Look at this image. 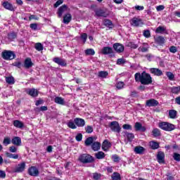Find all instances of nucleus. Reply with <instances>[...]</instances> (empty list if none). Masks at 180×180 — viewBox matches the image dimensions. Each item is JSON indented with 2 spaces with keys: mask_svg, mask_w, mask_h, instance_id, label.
Wrapping results in <instances>:
<instances>
[{
  "mask_svg": "<svg viewBox=\"0 0 180 180\" xmlns=\"http://www.w3.org/2000/svg\"><path fill=\"white\" fill-rule=\"evenodd\" d=\"M101 174H98V173H94L93 174V179H95V180H99L101 179Z\"/></svg>",
  "mask_w": 180,
  "mask_h": 180,
  "instance_id": "63",
  "label": "nucleus"
},
{
  "mask_svg": "<svg viewBox=\"0 0 180 180\" xmlns=\"http://www.w3.org/2000/svg\"><path fill=\"white\" fill-rule=\"evenodd\" d=\"M130 23L131 26H134L135 27H140L144 25L143 20L137 17H134L130 20Z\"/></svg>",
  "mask_w": 180,
  "mask_h": 180,
  "instance_id": "9",
  "label": "nucleus"
},
{
  "mask_svg": "<svg viewBox=\"0 0 180 180\" xmlns=\"http://www.w3.org/2000/svg\"><path fill=\"white\" fill-rule=\"evenodd\" d=\"M6 82L8 84V85H13V84H15V77L13 76L6 77Z\"/></svg>",
  "mask_w": 180,
  "mask_h": 180,
  "instance_id": "33",
  "label": "nucleus"
},
{
  "mask_svg": "<svg viewBox=\"0 0 180 180\" xmlns=\"http://www.w3.org/2000/svg\"><path fill=\"white\" fill-rule=\"evenodd\" d=\"M84 144L86 147H89V146H91L93 151H99V150H101V142L94 141V136L88 137L84 141Z\"/></svg>",
  "mask_w": 180,
  "mask_h": 180,
  "instance_id": "2",
  "label": "nucleus"
},
{
  "mask_svg": "<svg viewBox=\"0 0 180 180\" xmlns=\"http://www.w3.org/2000/svg\"><path fill=\"white\" fill-rule=\"evenodd\" d=\"M112 159L114 162H119L120 161V158L117 155H112Z\"/></svg>",
  "mask_w": 180,
  "mask_h": 180,
  "instance_id": "58",
  "label": "nucleus"
},
{
  "mask_svg": "<svg viewBox=\"0 0 180 180\" xmlns=\"http://www.w3.org/2000/svg\"><path fill=\"white\" fill-rule=\"evenodd\" d=\"M134 79L136 82H141V85H151L153 84V77L151 75L146 72V71L136 72L134 75Z\"/></svg>",
  "mask_w": 180,
  "mask_h": 180,
  "instance_id": "1",
  "label": "nucleus"
},
{
  "mask_svg": "<svg viewBox=\"0 0 180 180\" xmlns=\"http://www.w3.org/2000/svg\"><path fill=\"white\" fill-rule=\"evenodd\" d=\"M1 58L6 61H11L16 58V53L13 51L4 50L1 53Z\"/></svg>",
  "mask_w": 180,
  "mask_h": 180,
  "instance_id": "4",
  "label": "nucleus"
},
{
  "mask_svg": "<svg viewBox=\"0 0 180 180\" xmlns=\"http://www.w3.org/2000/svg\"><path fill=\"white\" fill-rule=\"evenodd\" d=\"M144 151H146V148L143 146H138L134 148L136 154H143Z\"/></svg>",
  "mask_w": 180,
  "mask_h": 180,
  "instance_id": "30",
  "label": "nucleus"
},
{
  "mask_svg": "<svg viewBox=\"0 0 180 180\" xmlns=\"http://www.w3.org/2000/svg\"><path fill=\"white\" fill-rule=\"evenodd\" d=\"M143 46H140L138 50L139 51H141V53H147V51H148V44L147 43H143Z\"/></svg>",
  "mask_w": 180,
  "mask_h": 180,
  "instance_id": "34",
  "label": "nucleus"
},
{
  "mask_svg": "<svg viewBox=\"0 0 180 180\" xmlns=\"http://www.w3.org/2000/svg\"><path fill=\"white\" fill-rule=\"evenodd\" d=\"M166 176H167V178H166L167 180H174V176H172V174H171L169 172L166 174Z\"/></svg>",
  "mask_w": 180,
  "mask_h": 180,
  "instance_id": "61",
  "label": "nucleus"
},
{
  "mask_svg": "<svg viewBox=\"0 0 180 180\" xmlns=\"http://www.w3.org/2000/svg\"><path fill=\"white\" fill-rule=\"evenodd\" d=\"M13 124L14 127H17V129H22L25 127V124L22 122L20 120H15L13 121Z\"/></svg>",
  "mask_w": 180,
  "mask_h": 180,
  "instance_id": "29",
  "label": "nucleus"
},
{
  "mask_svg": "<svg viewBox=\"0 0 180 180\" xmlns=\"http://www.w3.org/2000/svg\"><path fill=\"white\" fill-rule=\"evenodd\" d=\"M27 173L30 176H39L40 172H39V169H37V167L31 166L28 168Z\"/></svg>",
  "mask_w": 180,
  "mask_h": 180,
  "instance_id": "10",
  "label": "nucleus"
},
{
  "mask_svg": "<svg viewBox=\"0 0 180 180\" xmlns=\"http://www.w3.org/2000/svg\"><path fill=\"white\" fill-rule=\"evenodd\" d=\"M95 157L97 160H103V158L106 157V155L102 151H98V153H95Z\"/></svg>",
  "mask_w": 180,
  "mask_h": 180,
  "instance_id": "32",
  "label": "nucleus"
},
{
  "mask_svg": "<svg viewBox=\"0 0 180 180\" xmlns=\"http://www.w3.org/2000/svg\"><path fill=\"white\" fill-rule=\"evenodd\" d=\"M112 180H122L120 174L119 172H114L111 176Z\"/></svg>",
  "mask_w": 180,
  "mask_h": 180,
  "instance_id": "39",
  "label": "nucleus"
},
{
  "mask_svg": "<svg viewBox=\"0 0 180 180\" xmlns=\"http://www.w3.org/2000/svg\"><path fill=\"white\" fill-rule=\"evenodd\" d=\"M103 25L105 27H108V29H113L115 27V25H113L112 20L109 19H105L103 20Z\"/></svg>",
  "mask_w": 180,
  "mask_h": 180,
  "instance_id": "25",
  "label": "nucleus"
},
{
  "mask_svg": "<svg viewBox=\"0 0 180 180\" xmlns=\"http://www.w3.org/2000/svg\"><path fill=\"white\" fill-rule=\"evenodd\" d=\"M34 49H36L37 51H43L44 46H43V44H41V43L38 42L35 44Z\"/></svg>",
  "mask_w": 180,
  "mask_h": 180,
  "instance_id": "41",
  "label": "nucleus"
},
{
  "mask_svg": "<svg viewBox=\"0 0 180 180\" xmlns=\"http://www.w3.org/2000/svg\"><path fill=\"white\" fill-rule=\"evenodd\" d=\"M134 129L136 130V131H146V130H147V128H146V127L143 126V124H141V123L140 122H136L134 124Z\"/></svg>",
  "mask_w": 180,
  "mask_h": 180,
  "instance_id": "21",
  "label": "nucleus"
},
{
  "mask_svg": "<svg viewBox=\"0 0 180 180\" xmlns=\"http://www.w3.org/2000/svg\"><path fill=\"white\" fill-rule=\"evenodd\" d=\"M94 13L95 16H96L97 18H108V16H109V13H108V10L101 8L94 9Z\"/></svg>",
  "mask_w": 180,
  "mask_h": 180,
  "instance_id": "6",
  "label": "nucleus"
},
{
  "mask_svg": "<svg viewBox=\"0 0 180 180\" xmlns=\"http://www.w3.org/2000/svg\"><path fill=\"white\" fill-rule=\"evenodd\" d=\"M158 127L165 131H172V130H175V125L168 122H159Z\"/></svg>",
  "mask_w": 180,
  "mask_h": 180,
  "instance_id": "5",
  "label": "nucleus"
},
{
  "mask_svg": "<svg viewBox=\"0 0 180 180\" xmlns=\"http://www.w3.org/2000/svg\"><path fill=\"white\" fill-rule=\"evenodd\" d=\"M123 86H124V82H118L116 84V88L117 89H122L123 88Z\"/></svg>",
  "mask_w": 180,
  "mask_h": 180,
  "instance_id": "52",
  "label": "nucleus"
},
{
  "mask_svg": "<svg viewBox=\"0 0 180 180\" xmlns=\"http://www.w3.org/2000/svg\"><path fill=\"white\" fill-rule=\"evenodd\" d=\"M176 110H170L169 111V117H170V119H175L176 117Z\"/></svg>",
  "mask_w": 180,
  "mask_h": 180,
  "instance_id": "43",
  "label": "nucleus"
},
{
  "mask_svg": "<svg viewBox=\"0 0 180 180\" xmlns=\"http://www.w3.org/2000/svg\"><path fill=\"white\" fill-rule=\"evenodd\" d=\"M26 94L30 96H32V98H37V96H39V91L34 88L27 89Z\"/></svg>",
  "mask_w": 180,
  "mask_h": 180,
  "instance_id": "14",
  "label": "nucleus"
},
{
  "mask_svg": "<svg viewBox=\"0 0 180 180\" xmlns=\"http://www.w3.org/2000/svg\"><path fill=\"white\" fill-rule=\"evenodd\" d=\"M109 127L112 130V131H114L115 133H120L122 130V127H120V124H119V122L117 121H112L110 123Z\"/></svg>",
  "mask_w": 180,
  "mask_h": 180,
  "instance_id": "8",
  "label": "nucleus"
},
{
  "mask_svg": "<svg viewBox=\"0 0 180 180\" xmlns=\"http://www.w3.org/2000/svg\"><path fill=\"white\" fill-rule=\"evenodd\" d=\"M152 134L153 137H160L161 136V130L158 128H155L152 131Z\"/></svg>",
  "mask_w": 180,
  "mask_h": 180,
  "instance_id": "35",
  "label": "nucleus"
},
{
  "mask_svg": "<svg viewBox=\"0 0 180 180\" xmlns=\"http://www.w3.org/2000/svg\"><path fill=\"white\" fill-rule=\"evenodd\" d=\"M6 157H7L8 158H13V160H18V158H19V155L12 154L9 152H6Z\"/></svg>",
  "mask_w": 180,
  "mask_h": 180,
  "instance_id": "37",
  "label": "nucleus"
},
{
  "mask_svg": "<svg viewBox=\"0 0 180 180\" xmlns=\"http://www.w3.org/2000/svg\"><path fill=\"white\" fill-rule=\"evenodd\" d=\"M80 38L82 39V40H83V43H86V39H88V34H86V33H83L82 34Z\"/></svg>",
  "mask_w": 180,
  "mask_h": 180,
  "instance_id": "57",
  "label": "nucleus"
},
{
  "mask_svg": "<svg viewBox=\"0 0 180 180\" xmlns=\"http://www.w3.org/2000/svg\"><path fill=\"white\" fill-rule=\"evenodd\" d=\"M155 43L158 46H164L165 44V38L162 36H158L155 38Z\"/></svg>",
  "mask_w": 180,
  "mask_h": 180,
  "instance_id": "20",
  "label": "nucleus"
},
{
  "mask_svg": "<svg viewBox=\"0 0 180 180\" xmlns=\"http://www.w3.org/2000/svg\"><path fill=\"white\" fill-rule=\"evenodd\" d=\"M3 8H4V9H6L7 11H10L11 12H15V6H13V4H12L11 3H9V1H4L1 4Z\"/></svg>",
  "mask_w": 180,
  "mask_h": 180,
  "instance_id": "12",
  "label": "nucleus"
},
{
  "mask_svg": "<svg viewBox=\"0 0 180 180\" xmlns=\"http://www.w3.org/2000/svg\"><path fill=\"white\" fill-rule=\"evenodd\" d=\"M86 56H95V50L94 49H87L85 50Z\"/></svg>",
  "mask_w": 180,
  "mask_h": 180,
  "instance_id": "44",
  "label": "nucleus"
},
{
  "mask_svg": "<svg viewBox=\"0 0 180 180\" xmlns=\"http://www.w3.org/2000/svg\"><path fill=\"white\" fill-rule=\"evenodd\" d=\"M55 103H58V105H65V101L63 97L57 96L54 98Z\"/></svg>",
  "mask_w": 180,
  "mask_h": 180,
  "instance_id": "31",
  "label": "nucleus"
},
{
  "mask_svg": "<svg viewBox=\"0 0 180 180\" xmlns=\"http://www.w3.org/2000/svg\"><path fill=\"white\" fill-rule=\"evenodd\" d=\"M8 39H10V40H15V39H16V37H17L16 33H15V32H11V33L8 34Z\"/></svg>",
  "mask_w": 180,
  "mask_h": 180,
  "instance_id": "54",
  "label": "nucleus"
},
{
  "mask_svg": "<svg viewBox=\"0 0 180 180\" xmlns=\"http://www.w3.org/2000/svg\"><path fill=\"white\" fill-rule=\"evenodd\" d=\"M85 131H86V133H87L88 134H91V133L94 132V127H92V126L91 125H87L85 127Z\"/></svg>",
  "mask_w": 180,
  "mask_h": 180,
  "instance_id": "45",
  "label": "nucleus"
},
{
  "mask_svg": "<svg viewBox=\"0 0 180 180\" xmlns=\"http://www.w3.org/2000/svg\"><path fill=\"white\" fill-rule=\"evenodd\" d=\"M173 158H174V161H176L177 162H180V154L176 153H173Z\"/></svg>",
  "mask_w": 180,
  "mask_h": 180,
  "instance_id": "49",
  "label": "nucleus"
},
{
  "mask_svg": "<svg viewBox=\"0 0 180 180\" xmlns=\"http://www.w3.org/2000/svg\"><path fill=\"white\" fill-rule=\"evenodd\" d=\"M128 46L131 47V49H137L139 47V45L134 44V42H129Z\"/></svg>",
  "mask_w": 180,
  "mask_h": 180,
  "instance_id": "64",
  "label": "nucleus"
},
{
  "mask_svg": "<svg viewBox=\"0 0 180 180\" xmlns=\"http://www.w3.org/2000/svg\"><path fill=\"white\" fill-rule=\"evenodd\" d=\"M26 168V162H22L17 165V167L14 169V172L20 173L23 172Z\"/></svg>",
  "mask_w": 180,
  "mask_h": 180,
  "instance_id": "16",
  "label": "nucleus"
},
{
  "mask_svg": "<svg viewBox=\"0 0 180 180\" xmlns=\"http://www.w3.org/2000/svg\"><path fill=\"white\" fill-rule=\"evenodd\" d=\"M68 11V6L63 4L58 8L57 15L58 18H63V14Z\"/></svg>",
  "mask_w": 180,
  "mask_h": 180,
  "instance_id": "11",
  "label": "nucleus"
},
{
  "mask_svg": "<svg viewBox=\"0 0 180 180\" xmlns=\"http://www.w3.org/2000/svg\"><path fill=\"white\" fill-rule=\"evenodd\" d=\"M180 91V86H173L171 88V92L172 94H174L175 95H178Z\"/></svg>",
  "mask_w": 180,
  "mask_h": 180,
  "instance_id": "42",
  "label": "nucleus"
},
{
  "mask_svg": "<svg viewBox=\"0 0 180 180\" xmlns=\"http://www.w3.org/2000/svg\"><path fill=\"white\" fill-rule=\"evenodd\" d=\"M122 129H124V130H131L132 127H131V125L129 124H124L122 126Z\"/></svg>",
  "mask_w": 180,
  "mask_h": 180,
  "instance_id": "59",
  "label": "nucleus"
},
{
  "mask_svg": "<svg viewBox=\"0 0 180 180\" xmlns=\"http://www.w3.org/2000/svg\"><path fill=\"white\" fill-rule=\"evenodd\" d=\"M150 72L156 77H161V75H162V70L155 68H150Z\"/></svg>",
  "mask_w": 180,
  "mask_h": 180,
  "instance_id": "22",
  "label": "nucleus"
},
{
  "mask_svg": "<svg viewBox=\"0 0 180 180\" xmlns=\"http://www.w3.org/2000/svg\"><path fill=\"white\" fill-rule=\"evenodd\" d=\"M158 105H160V103L154 98L147 100L146 102V106H148V108H155V106H158Z\"/></svg>",
  "mask_w": 180,
  "mask_h": 180,
  "instance_id": "13",
  "label": "nucleus"
},
{
  "mask_svg": "<svg viewBox=\"0 0 180 180\" xmlns=\"http://www.w3.org/2000/svg\"><path fill=\"white\" fill-rule=\"evenodd\" d=\"M165 31V27L159 26L155 30V33L162 34Z\"/></svg>",
  "mask_w": 180,
  "mask_h": 180,
  "instance_id": "46",
  "label": "nucleus"
},
{
  "mask_svg": "<svg viewBox=\"0 0 180 180\" xmlns=\"http://www.w3.org/2000/svg\"><path fill=\"white\" fill-rule=\"evenodd\" d=\"M3 144H4L5 146H8V144H11V138L9 137L4 138L3 141Z\"/></svg>",
  "mask_w": 180,
  "mask_h": 180,
  "instance_id": "55",
  "label": "nucleus"
},
{
  "mask_svg": "<svg viewBox=\"0 0 180 180\" xmlns=\"http://www.w3.org/2000/svg\"><path fill=\"white\" fill-rule=\"evenodd\" d=\"M111 146H112V144L110 143V142H109V141H108V139H105L103 142L101 148L103 151H108V150L110 149Z\"/></svg>",
  "mask_w": 180,
  "mask_h": 180,
  "instance_id": "24",
  "label": "nucleus"
},
{
  "mask_svg": "<svg viewBox=\"0 0 180 180\" xmlns=\"http://www.w3.org/2000/svg\"><path fill=\"white\" fill-rule=\"evenodd\" d=\"M24 68L29 69L33 67V62H32V58H27L24 61V65H22Z\"/></svg>",
  "mask_w": 180,
  "mask_h": 180,
  "instance_id": "23",
  "label": "nucleus"
},
{
  "mask_svg": "<svg viewBox=\"0 0 180 180\" xmlns=\"http://www.w3.org/2000/svg\"><path fill=\"white\" fill-rule=\"evenodd\" d=\"M169 51H170V53H173L174 54H175V53H176V51H178V49H176V47L175 46H172L169 48Z\"/></svg>",
  "mask_w": 180,
  "mask_h": 180,
  "instance_id": "60",
  "label": "nucleus"
},
{
  "mask_svg": "<svg viewBox=\"0 0 180 180\" xmlns=\"http://www.w3.org/2000/svg\"><path fill=\"white\" fill-rule=\"evenodd\" d=\"M143 36H144V37H146V39L151 37V33L150 32V30H144Z\"/></svg>",
  "mask_w": 180,
  "mask_h": 180,
  "instance_id": "53",
  "label": "nucleus"
},
{
  "mask_svg": "<svg viewBox=\"0 0 180 180\" xmlns=\"http://www.w3.org/2000/svg\"><path fill=\"white\" fill-rule=\"evenodd\" d=\"M53 61L56 63V64H58V65H60V67H67V62L64 59L56 57L53 58Z\"/></svg>",
  "mask_w": 180,
  "mask_h": 180,
  "instance_id": "17",
  "label": "nucleus"
},
{
  "mask_svg": "<svg viewBox=\"0 0 180 180\" xmlns=\"http://www.w3.org/2000/svg\"><path fill=\"white\" fill-rule=\"evenodd\" d=\"M166 75L169 78V81H174V79L175 78V75H174L172 72H167Z\"/></svg>",
  "mask_w": 180,
  "mask_h": 180,
  "instance_id": "47",
  "label": "nucleus"
},
{
  "mask_svg": "<svg viewBox=\"0 0 180 180\" xmlns=\"http://www.w3.org/2000/svg\"><path fill=\"white\" fill-rule=\"evenodd\" d=\"M37 112H46V110H49V108L44 105V106H41V108H37Z\"/></svg>",
  "mask_w": 180,
  "mask_h": 180,
  "instance_id": "56",
  "label": "nucleus"
},
{
  "mask_svg": "<svg viewBox=\"0 0 180 180\" xmlns=\"http://www.w3.org/2000/svg\"><path fill=\"white\" fill-rule=\"evenodd\" d=\"M67 126L69 129H72V130H75V129H77V124H75V122L72 120H70L67 123Z\"/></svg>",
  "mask_w": 180,
  "mask_h": 180,
  "instance_id": "36",
  "label": "nucleus"
},
{
  "mask_svg": "<svg viewBox=\"0 0 180 180\" xmlns=\"http://www.w3.org/2000/svg\"><path fill=\"white\" fill-rule=\"evenodd\" d=\"M71 20H72V15H71V13H66L63 16V23H65V25H68Z\"/></svg>",
  "mask_w": 180,
  "mask_h": 180,
  "instance_id": "26",
  "label": "nucleus"
},
{
  "mask_svg": "<svg viewBox=\"0 0 180 180\" xmlns=\"http://www.w3.org/2000/svg\"><path fill=\"white\" fill-rule=\"evenodd\" d=\"M74 122L77 127H84L85 126V120L82 118L76 117L74 119Z\"/></svg>",
  "mask_w": 180,
  "mask_h": 180,
  "instance_id": "19",
  "label": "nucleus"
},
{
  "mask_svg": "<svg viewBox=\"0 0 180 180\" xmlns=\"http://www.w3.org/2000/svg\"><path fill=\"white\" fill-rule=\"evenodd\" d=\"M112 47L117 53H123L124 51V46L120 43L114 44Z\"/></svg>",
  "mask_w": 180,
  "mask_h": 180,
  "instance_id": "18",
  "label": "nucleus"
},
{
  "mask_svg": "<svg viewBox=\"0 0 180 180\" xmlns=\"http://www.w3.org/2000/svg\"><path fill=\"white\" fill-rule=\"evenodd\" d=\"M78 161L82 164H92V162H95V158L90 154L83 153L79 156Z\"/></svg>",
  "mask_w": 180,
  "mask_h": 180,
  "instance_id": "3",
  "label": "nucleus"
},
{
  "mask_svg": "<svg viewBox=\"0 0 180 180\" xmlns=\"http://www.w3.org/2000/svg\"><path fill=\"white\" fill-rule=\"evenodd\" d=\"M12 144H14V146H20L22 144V139L19 136L13 137L11 140Z\"/></svg>",
  "mask_w": 180,
  "mask_h": 180,
  "instance_id": "28",
  "label": "nucleus"
},
{
  "mask_svg": "<svg viewBox=\"0 0 180 180\" xmlns=\"http://www.w3.org/2000/svg\"><path fill=\"white\" fill-rule=\"evenodd\" d=\"M157 160L159 164H165V153L162 151L158 152Z\"/></svg>",
  "mask_w": 180,
  "mask_h": 180,
  "instance_id": "15",
  "label": "nucleus"
},
{
  "mask_svg": "<svg viewBox=\"0 0 180 180\" xmlns=\"http://www.w3.org/2000/svg\"><path fill=\"white\" fill-rule=\"evenodd\" d=\"M122 64H126V59L122 58H118L117 60V65H122Z\"/></svg>",
  "mask_w": 180,
  "mask_h": 180,
  "instance_id": "50",
  "label": "nucleus"
},
{
  "mask_svg": "<svg viewBox=\"0 0 180 180\" xmlns=\"http://www.w3.org/2000/svg\"><path fill=\"white\" fill-rule=\"evenodd\" d=\"M12 65H13V67H17V68H22V67H23V65L20 61L14 62L13 63Z\"/></svg>",
  "mask_w": 180,
  "mask_h": 180,
  "instance_id": "48",
  "label": "nucleus"
},
{
  "mask_svg": "<svg viewBox=\"0 0 180 180\" xmlns=\"http://www.w3.org/2000/svg\"><path fill=\"white\" fill-rule=\"evenodd\" d=\"M125 135H126V137H127V139L128 140V141L131 143V141H133V139H134V134L126 132Z\"/></svg>",
  "mask_w": 180,
  "mask_h": 180,
  "instance_id": "38",
  "label": "nucleus"
},
{
  "mask_svg": "<svg viewBox=\"0 0 180 180\" xmlns=\"http://www.w3.org/2000/svg\"><path fill=\"white\" fill-rule=\"evenodd\" d=\"M101 54H103V56H108L110 58H113V57H115L113 49H112L110 46H104L101 49Z\"/></svg>",
  "mask_w": 180,
  "mask_h": 180,
  "instance_id": "7",
  "label": "nucleus"
},
{
  "mask_svg": "<svg viewBox=\"0 0 180 180\" xmlns=\"http://www.w3.org/2000/svg\"><path fill=\"white\" fill-rule=\"evenodd\" d=\"M75 139L77 141H82V134L79 133L75 136Z\"/></svg>",
  "mask_w": 180,
  "mask_h": 180,
  "instance_id": "62",
  "label": "nucleus"
},
{
  "mask_svg": "<svg viewBox=\"0 0 180 180\" xmlns=\"http://www.w3.org/2000/svg\"><path fill=\"white\" fill-rule=\"evenodd\" d=\"M149 147H150L152 150H158V148H160V143L152 141L149 142Z\"/></svg>",
  "mask_w": 180,
  "mask_h": 180,
  "instance_id": "27",
  "label": "nucleus"
},
{
  "mask_svg": "<svg viewBox=\"0 0 180 180\" xmlns=\"http://www.w3.org/2000/svg\"><path fill=\"white\" fill-rule=\"evenodd\" d=\"M64 4V0H58L54 4L53 8H58L60 5H63Z\"/></svg>",
  "mask_w": 180,
  "mask_h": 180,
  "instance_id": "51",
  "label": "nucleus"
},
{
  "mask_svg": "<svg viewBox=\"0 0 180 180\" xmlns=\"http://www.w3.org/2000/svg\"><path fill=\"white\" fill-rule=\"evenodd\" d=\"M108 75H109V72L106 71H100L98 74V78H106Z\"/></svg>",
  "mask_w": 180,
  "mask_h": 180,
  "instance_id": "40",
  "label": "nucleus"
}]
</instances>
